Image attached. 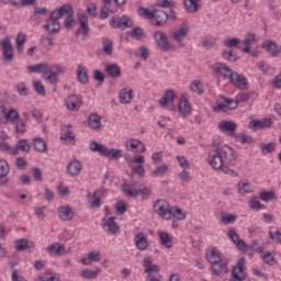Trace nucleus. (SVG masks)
I'll list each match as a JSON object with an SVG mask.
<instances>
[{"label":"nucleus","instance_id":"f257e3e1","mask_svg":"<svg viewBox=\"0 0 281 281\" xmlns=\"http://www.w3.org/2000/svg\"><path fill=\"white\" fill-rule=\"evenodd\" d=\"M90 150H92V153H99V155H101L102 157H108V159H111L114 161H117V159L122 157V149H116V148L109 149L106 148V146L98 142L90 143Z\"/></svg>","mask_w":281,"mask_h":281},{"label":"nucleus","instance_id":"f03ea898","mask_svg":"<svg viewBox=\"0 0 281 281\" xmlns=\"http://www.w3.org/2000/svg\"><path fill=\"white\" fill-rule=\"evenodd\" d=\"M153 210L155 214L160 216V218H165V221H170V218H172L170 203L164 199L157 200L153 205Z\"/></svg>","mask_w":281,"mask_h":281},{"label":"nucleus","instance_id":"7ed1b4c3","mask_svg":"<svg viewBox=\"0 0 281 281\" xmlns=\"http://www.w3.org/2000/svg\"><path fill=\"white\" fill-rule=\"evenodd\" d=\"M216 150L220 153V157H222V161H224L225 166H234V164H236V151L234 148L224 145L216 148Z\"/></svg>","mask_w":281,"mask_h":281},{"label":"nucleus","instance_id":"20e7f679","mask_svg":"<svg viewBox=\"0 0 281 281\" xmlns=\"http://www.w3.org/2000/svg\"><path fill=\"white\" fill-rule=\"evenodd\" d=\"M67 68L60 65H52L48 69V74H44L42 78L49 85H58V74H65Z\"/></svg>","mask_w":281,"mask_h":281},{"label":"nucleus","instance_id":"39448f33","mask_svg":"<svg viewBox=\"0 0 281 281\" xmlns=\"http://www.w3.org/2000/svg\"><path fill=\"white\" fill-rule=\"evenodd\" d=\"M227 236H228L229 240H232V243L236 245V247L239 251L247 254L248 249H254V247L247 245V243H245V240L240 239V236H238V233H236L235 228H232V227L228 228Z\"/></svg>","mask_w":281,"mask_h":281},{"label":"nucleus","instance_id":"423d86ee","mask_svg":"<svg viewBox=\"0 0 281 281\" xmlns=\"http://www.w3.org/2000/svg\"><path fill=\"white\" fill-rule=\"evenodd\" d=\"M122 190L125 196H128L130 199H135V196H137L138 194H143V199H148V196H150V189L148 188L135 190L133 189V186L124 183L122 186Z\"/></svg>","mask_w":281,"mask_h":281},{"label":"nucleus","instance_id":"0eeeda50","mask_svg":"<svg viewBox=\"0 0 281 281\" xmlns=\"http://www.w3.org/2000/svg\"><path fill=\"white\" fill-rule=\"evenodd\" d=\"M245 278H247V272H245V258L241 257L233 268L229 281H244Z\"/></svg>","mask_w":281,"mask_h":281},{"label":"nucleus","instance_id":"6e6552de","mask_svg":"<svg viewBox=\"0 0 281 281\" xmlns=\"http://www.w3.org/2000/svg\"><path fill=\"white\" fill-rule=\"evenodd\" d=\"M271 126H273V116L262 120H252L248 124V128H251V131H265L266 128H271Z\"/></svg>","mask_w":281,"mask_h":281},{"label":"nucleus","instance_id":"1a4fd4ad","mask_svg":"<svg viewBox=\"0 0 281 281\" xmlns=\"http://www.w3.org/2000/svg\"><path fill=\"white\" fill-rule=\"evenodd\" d=\"M154 38L156 41L157 47H159V49L162 52H170L173 48L172 44H170L168 41L166 33L158 31L154 34Z\"/></svg>","mask_w":281,"mask_h":281},{"label":"nucleus","instance_id":"9d476101","mask_svg":"<svg viewBox=\"0 0 281 281\" xmlns=\"http://www.w3.org/2000/svg\"><path fill=\"white\" fill-rule=\"evenodd\" d=\"M111 27L114 30H126L128 27H133V20L128 15H123L119 21L115 16L111 18L110 20Z\"/></svg>","mask_w":281,"mask_h":281},{"label":"nucleus","instance_id":"9b49d317","mask_svg":"<svg viewBox=\"0 0 281 281\" xmlns=\"http://www.w3.org/2000/svg\"><path fill=\"white\" fill-rule=\"evenodd\" d=\"M207 162L214 170H221V168L225 166V162L217 149H213L209 153Z\"/></svg>","mask_w":281,"mask_h":281},{"label":"nucleus","instance_id":"f8f14e48","mask_svg":"<svg viewBox=\"0 0 281 281\" xmlns=\"http://www.w3.org/2000/svg\"><path fill=\"white\" fill-rule=\"evenodd\" d=\"M1 47L4 60H7V63H12V60H14V47H12V42H10V37H5L2 40Z\"/></svg>","mask_w":281,"mask_h":281},{"label":"nucleus","instance_id":"ddd939ff","mask_svg":"<svg viewBox=\"0 0 281 281\" xmlns=\"http://www.w3.org/2000/svg\"><path fill=\"white\" fill-rule=\"evenodd\" d=\"M102 196H104V191L102 190L94 191L93 194L88 193V203L92 210H99V207H102Z\"/></svg>","mask_w":281,"mask_h":281},{"label":"nucleus","instance_id":"4468645a","mask_svg":"<svg viewBox=\"0 0 281 281\" xmlns=\"http://www.w3.org/2000/svg\"><path fill=\"white\" fill-rule=\"evenodd\" d=\"M166 23H168V13L162 10H154L151 25H155L156 27H162V25H166Z\"/></svg>","mask_w":281,"mask_h":281},{"label":"nucleus","instance_id":"2eb2a0df","mask_svg":"<svg viewBox=\"0 0 281 281\" xmlns=\"http://www.w3.org/2000/svg\"><path fill=\"white\" fill-rule=\"evenodd\" d=\"M68 111H78L82 106V99L77 94H71L65 100Z\"/></svg>","mask_w":281,"mask_h":281},{"label":"nucleus","instance_id":"dca6fc26","mask_svg":"<svg viewBox=\"0 0 281 281\" xmlns=\"http://www.w3.org/2000/svg\"><path fill=\"white\" fill-rule=\"evenodd\" d=\"M262 49H265L272 58H278L281 54V46L276 44V42H265L261 44Z\"/></svg>","mask_w":281,"mask_h":281},{"label":"nucleus","instance_id":"f3484780","mask_svg":"<svg viewBox=\"0 0 281 281\" xmlns=\"http://www.w3.org/2000/svg\"><path fill=\"white\" fill-rule=\"evenodd\" d=\"M46 251L49 254V256H65L69 254V250H67L60 243L50 244L46 247Z\"/></svg>","mask_w":281,"mask_h":281},{"label":"nucleus","instance_id":"a211bd4d","mask_svg":"<svg viewBox=\"0 0 281 281\" xmlns=\"http://www.w3.org/2000/svg\"><path fill=\"white\" fill-rule=\"evenodd\" d=\"M189 32L190 26L188 24H181L178 30H175L171 33V38H173V41H176L177 43H181L183 38L188 36Z\"/></svg>","mask_w":281,"mask_h":281},{"label":"nucleus","instance_id":"6ab92c4d","mask_svg":"<svg viewBox=\"0 0 281 281\" xmlns=\"http://www.w3.org/2000/svg\"><path fill=\"white\" fill-rule=\"evenodd\" d=\"M52 66L48 63H40L32 66H27V70L30 74H42V77L44 74H49V69Z\"/></svg>","mask_w":281,"mask_h":281},{"label":"nucleus","instance_id":"aec40b11","mask_svg":"<svg viewBox=\"0 0 281 281\" xmlns=\"http://www.w3.org/2000/svg\"><path fill=\"white\" fill-rule=\"evenodd\" d=\"M109 12H117V7H113L111 0H102V8L100 13V19L104 21V19H109Z\"/></svg>","mask_w":281,"mask_h":281},{"label":"nucleus","instance_id":"412c9836","mask_svg":"<svg viewBox=\"0 0 281 281\" xmlns=\"http://www.w3.org/2000/svg\"><path fill=\"white\" fill-rule=\"evenodd\" d=\"M205 259L211 265H218V262H221V260H223L221 257V251H218V249H216V248L206 249Z\"/></svg>","mask_w":281,"mask_h":281},{"label":"nucleus","instance_id":"4be33fe9","mask_svg":"<svg viewBox=\"0 0 281 281\" xmlns=\"http://www.w3.org/2000/svg\"><path fill=\"white\" fill-rule=\"evenodd\" d=\"M229 81L232 82V85H234V87H237V89H241V90L247 89L248 82H247V78L244 77V75L234 72Z\"/></svg>","mask_w":281,"mask_h":281},{"label":"nucleus","instance_id":"5701e85b","mask_svg":"<svg viewBox=\"0 0 281 281\" xmlns=\"http://www.w3.org/2000/svg\"><path fill=\"white\" fill-rule=\"evenodd\" d=\"M144 273L150 276L153 273H159V265L153 263L150 257H145L143 260Z\"/></svg>","mask_w":281,"mask_h":281},{"label":"nucleus","instance_id":"b1692460","mask_svg":"<svg viewBox=\"0 0 281 281\" xmlns=\"http://www.w3.org/2000/svg\"><path fill=\"white\" fill-rule=\"evenodd\" d=\"M213 69L220 74V76H223V78H229V80H232V77L234 76L232 68L225 64L216 63L213 65Z\"/></svg>","mask_w":281,"mask_h":281},{"label":"nucleus","instance_id":"393cba45","mask_svg":"<svg viewBox=\"0 0 281 281\" xmlns=\"http://www.w3.org/2000/svg\"><path fill=\"white\" fill-rule=\"evenodd\" d=\"M58 216L60 221H66V222L74 221V216H75L74 209H71V206L69 205L60 206L58 209Z\"/></svg>","mask_w":281,"mask_h":281},{"label":"nucleus","instance_id":"a878e982","mask_svg":"<svg viewBox=\"0 0 281 281\" xmlns=\"http://www.w3.org/2000/svg\"><path fill=\"white\" fill-rule=\"evenodd\" d=\"M134 243L139 251H146L148 249V238L144 233H137L134 237Z\"/></svg>","mask_w":281,"mask_h":281},{"label":"nucleus","instance_id":"bb28decb","mask_svg":"<svg viewBox=\"0 0 281 281\" xmlns=\"http://www.w3.org/2000/svg\"><path fill=\"white\" fill-rule=\"evenodd\" d=\"M177 100V93H175V90L168 89L165 91L164 97L159 100L160 106H168V104H172Z\"/></svg>","mask_w":281,"mask_h":281},{"label":"nucleus","instance_id":"cd10ccee","mask_svg":"<svg viewBox=\"0 0 281 281\" xmlns=\"http://www.w3.org/2000/svg\"><path fill=\"white\" fill-rule=\"evenodd\" d=\"M19 150L22 153L29 154L30 150H32V146L30 145V142L27 139H20L16 144L15 147L12 148V155H19Z\"/></svg>","mask_w":281,"mask_h":281},{"label":"nucleus","instance_id":"c85d7f7f","mask_svg":"<svg viewBox=\"0 0 281 281\" xmlns=\"http://www.w3.org/2000/svg\"><path fill=\"white\" fill-rule=\"evenodd\" d=\"M88 126L92 131H100L102 128V117L98 113H92L88 116Z\"/></svg>","mask_w":281,"mask_h":281},{"label":"nucleus","instance_id":"c756f323","mask_svg":"<svg viewBox=\"0 0 281 281\" xmlns=\"http://www.w3.org/2000/svg\"><path fill=\"white\" fill-rule=\"evenodd\" d=\"M103 227H108L106 232H109L110 234H120V226H117V224L115 223V217H104L103 218Z\"/></svg>","mask_w":281,"mask_h":281},{"label":"nucleus","instance_id":"7c9ffc66","mask_svg":"<svg viewBox=\"0 0 281 281\" xmlns=\"http://www.w3.org/2000/svg\"><path fill=\"white\" fill-rule=\"evenodd\" d=\"M218 128L222 133H235L236 128H238V124L234 121L223 120L218 123Z\"/></svg>","mask_w":281,"mask_h":281},{"label":"nucleus","instance_id":"2f4dec72","mask_svg":"<svg viewBox=\"0 0 281 281\" xmlns=\"http://www.w3.org/2000/svg\"><path fill=\"white\" fill-rule=\"evenodd\" d=\"M82 171V164L79 160H72L67 165V172L70 177H78Z\"/></svg>","mask_w":281,"mask_h":281},{"label":"nucleus","instance_id":"473e14b6","mask_svg":"<svg viewBox=\"0 0 281 281\" xmlns=\"http://www.w3.org/2000/svg\"><path fill=\"white\" fill-rule=\"evenodd\" d=\"M77 80L80 85H87L89 82V74L87 72V67L82 64L77 66Z\"/></svg>","mask_w":281,"mask_h":281},{"label":"nucleus","instance_id":"72a5a7b5","mask_svg":"<svg viewBox=\"0 0 281 281\" xmlns=\"http://www.w3.org/2000/svg\"><path fill=\"white\" fill-rule=\"evenodd\" d=\"M178 109L182 117H188L192 113V105H190V102L186 98L181 99Z\"/></svg>","mask_w":281,"mask_h":281},{"label":"nucleus","instance_id":"f704fd0d","mask_svg":"<svg viewBox=\"0 0 281 281\" xmlns=\"http://www.w3.org/2000/svg\"><path fill=\"white\" fill-rule=\"evenodd\" d=\"M183 3L187 12L190 14H194V12L201 10V0H184Z\"/></svg>","mask_w":281,"mask_h":281},{"label":"nucleus","instance_id":"c9c22d12","mask_svg":"<svg viewBox=\"0 0 281 281\" xmlns=\"http://www.w3.org/2000/svg\"><path fill=\"white\" fill-rule=\"evenodd\" d=\"M211 269L213 276H225V273L228 271L227 262L221 260L218 263H213Z\"/></svg>","mask_w":281,"mask_h":281},{"label":"nucleus","instance_id":"e433bc0d","mask_svg":"<svg viewBox=\"0 0 281 281\" xmlns=\"http://www.w3.org/2000/svg\"><path fill=\"white\" fill-rule=\"evenodd\" d=\"M105 71L110 78H120V76H122V68H120L117 64L105 65Z\"/></svg>","mask_w":281,"mask_h":281},{"label":"nucleus","instance_id":"4c0bfd02","mask_svg":"<svg viewBox=\"0 0 281 281\" xmlns=\"http://www.w3.org/2000/svg\"><path fill=\"white\" fill-rule=\"evenodd\" d=\"M43 27L49 34H58V32H60V22H56L55 20H47Z\"/></svg>","mask_w":281,"mask_h":281},{"label":"nucleus","instance_id":"58836bf2","mask_svg":"<svg viewBox=\"0 0 281 281\" xmlns=\"http://www.w3.org/2000/svg\"><path fill=\"white\" fill-rule=\"evenodd\" d=\"M119 100L121 104H131V101L133 100V90L132 89H122L119 94Z\"/></svg>","mask_w":281,"mask_h":281},{"label":"nucleus","instance_id":"ea45409f","mask_svg":"<svg viewBox=\"0 0 281 281\" xmlns=\"http://www.w3.org/2000/svg\"><path fill=\"white\" fill-rule=\"evenodd\" d=\"M158 238L160 240V245H164L167 249H172V237L168 232H158Z\"/></svg>","mask_w":281,"mask_h":281},{"label":"nucleus","instance_id":"a19ab883","mask_svg":"<svg viewBox=\"0 0 281 281\" xmlns=\"http://www.w3.org/2000/svg\"><path fill=\"white\" fill-rule=\"evenodd\" d=\"M36 245L34 241H30L27 239H19L15 244V249L18 251H25V249H34Z\"/></svg>","mask_w":281,"mask_h":281},{"label":"nucleus","instance_id":"79ce46f5","mask_svg":"<svg viewBox=\"0 0 281 281\" xmlns=\"http://www.w3.org/2000/svg\"><path fill=\"white\" fill-rule=\"evenodd\" d=\"M256 43V34L255 33H248L244 40L245 47L243 48L244 54H249L251 52V45Z\"/></svg>","mask_w":281,"mask_h":281},{"label":"nucleus","instance_id":"37998d69","mask_svg":"<svg viewBox=\"0 0 281 281\" xmlns=\"http://www.w3.org/2000/svg\"><path fill=\"white\" fill-rule=\"evenodd\" d=\"M125 146L126 148L130 146L131 150H137L140 148L139 153H146V145H144V143H142L139 139H131L125 144Z\"/></svg>","mask_w":281,"mask_h":281},{"label":"nucleus","instance_id":"c03bdc74","mask_svg":"<svg viewBox=\"0 0 281 281\" xmlns=\"http://www.w3.org/2000/svg\"><path fill=\"white\" fill-rule=\"evenodd\" d=\"M33 146L36 153H47V142L41 137L33 139Z\"/></svg>","mask_w":281,"mask_h":281},{"label":"nucleus","instance_id":"a18cd8bd","mask_svg":"<svg viewBox=\"0 0 281 281\" xmlns=\"http://www.w3.org/2000/svg\"><path fill=\"white\" fill-rule=\"evenodd\" d=\"M235 137H236V142H240L243 146H245V144H248V145L256 144V140L254 139V137L245 132L237 134Z\"/></svg>","mask_w":281,"mask_h":281},{"label":"nucleus","instance_id":"49530a36","mask_svg":"<svg viewBox=\"0 0 281 281\" xmlns=\"http://www.w3.org/2000/svg\"><path fill=\"white\" fill-rule=\"evenodd\" d=\"M276 142L260 144V150L263 155H271V153H276Z\"/></svg>","mask_w":281,"mask_h":281},{"label":"nucleus","instance_id":"de8ad7c7","mask_svg":"<svg viewBox=\"0 0 281 281\" xmlns=\"http://www.w3.org/2000/svg\"><path fill=\"white\" fill-rule=\"evenodd\" d=\"M79 27L82 30V34H89V18L86 14H80L78 16Z\"/></svg>","mask_w":281,"mask_h":281},{"label":"nucleus","instance_id":"09e8293b","mask_svg":"<svg viewBox=\"0 0 281 281\" xmlns=\"http://www.w3.org/2000/svg\"><path fill=\"white\" fill-rule=\"evenodd\" d=\"M238 192L241 194V196H245V194H249V192H252L251 183L249 181H240L237 184Z\"/></svg>","mask_w":281,"mask_h":281},{"label":"nucleus","instance_id":"8fccbe9b","mask_svg":"<svg viewBox=\"0 0 281 281\" xmlns=\"http://www.w3.org/2000/svg\"><path fill=\"white\" fill-rule=\"evenodd\" d=\"M170 170V167L166 164L158 166L153 172L151 177L157 178V177H164L166 173Z\"/></svg>","mask_w":281,"mask_h":281},{"label":"nucleus","instance_id":"3c124183","mask_svg":"<svg viewBox=\"0 0 281 281\" xmlns=\"http://www.w3.org/2000/svg\"><path fill=\"white\" fill-rule=\"evenodd\" d=\"M102 49L104 54H106L108 56H111L113 54V41L109 38H103Z\"/></svg>","mask_w":281,"mask_h":281},{"label":"nucleus","instance_id":"603ef678","mask_svg":"<svg viewBox=\"0 0 281 281\" xmlns=\"http://www.w3.org/2000/svg\"><path fill=\"white\" fill-rule=\"evenodd\" d=\"M100 276V268L97 270H83L81 272V278L85 280H93L94 278H98Z\"/></svg>","mask_w":281,"mask_h":281},{"label":"nucleus","instance_id":"864d4df0","mask_svg":"<svg viewBox=\"0 0 281 281\" xmlns=\"http://www.w3.org/2000/svg\"><path fill=\"white\" fill-rule=\"evenodd\" d=\"M237 220L238 215L229 213L226 215H222L221 223L222 225H232L233 223H236Z\"/></svg>","mask_w":281,"mask_h":281},{"label":"nucleus","instance_id":"5fc2aeb1","mask_svg":"<svg viewBox=\"0 0 281 281\" xmlns=\"http://www.w3.org/2000/svg\"><path fill=\"white\" fill-rule=\"evenodd\" d=\"M260 201H263V203H268V201H276V192L273 191H262L259 194Z\"/></svg>","mask_w":281,"mask_h":281},{"label":"nucleus","instance_id":"6e6d98bb","mask_svg":"<svg viewBox=\"0 0 281 281\" xmlns=\"http://www.w3.org/2000/svg\"><path fill=\"white\" fill-rule=\"evenodd\" d=\"M190 89L191 91H193V93H199V95H203V93L205 92V90L203 89V83L199 80H194L190 85Z\"/></svg>","mask_w":281,"mask_h":281},{"label":"nucleus","instance_id":"4d7b16f0","mask_svg":"<svg viewBox=\"0 0 281 281\" xmlns=\"http://www.w3.org/2000/svg\"><path fill=\"white\" fill-rule=\"evenodd\" d=\"M57 11H59L60 16H74V8L71 7V4H64L59 9H57Z\"/></svg>","mask_w":281,"mask_h":281},{"label":"nucleus","instance_id":"13d9d810","mask_svg":"<svg viewBox=\"0 0 281 281\" xmlns=\"http://www.w3.org/2000/svg\"><path fill=\"white\" fill-rule=\"evenodd\" d=\"M60 139L63 142H69V144H76V134L74 133V131L68 130L60 136Z\"/></svg>","mask_w":281,"mask_h":281},{"label":"nucleus","instance_id":"bf43d9fd","mask_svg":"<svg viewBox=\"0 0 281 281\" xmlns=\"http://www.w3.org/2000/svg\"><path fill=\"white\" fill-rule=\"evenodd\" d=\"M4 117L7 122H12V124H14V122L19 120V112L14 109H11L7 112V114H4Z\"/></svg>","mask_w":281,"mask_h":281},{"label":"nucleus","instance_id":"052dcab7","mask_svg":"<svg viewBox=\"0 0 281 281\" xmlns=\"http://www.w3.org/2000/svg\"><path fill=\"white\" fill-rule=\"evenodd\" d=\"M130 36L136 41H142V38H144V29L139 26L134 27L130 33Z\"/></svg>","mask_w":281,"mask_h":281},{"label":"nucleus","instance_id":"680f3d73","mask_svg":"<svg viewBox=\"0 0 281 281\" xmlns=\"http://www.w3.org/2000/svg\"><path fill=\"white\" fill-rule=\"evenodd\" d=\"M171 211V216H173V218H177L178 221H183L186 220V215L183 214V211L177 206H173L170 209Z\"/></svg>","mask_w":281,"mask_h":281},{"label":"nucleus","instance_id":"e2e57ef3","mask_svg":"<svg viewBox=\"0 0 281 281\" xmlns=\"http://www.w3.org/2000/svg\"><path fill=\"white\" fill-rule=\"evenodd\" d=\"M156 5L158 8H169V9L177 8V3L169 0H157Z\"/></svg>","mask_w":281,"mask_h":281},{"label":"nucleus","instance_id":"0e129e2a","mask_svg":"<svg viewBox=\"0 0 281 281\" xmlns=\"http://www.w3.org/2000/svg\"><path fill=\"white\" fill-rule=\"evenodd\" d=\"M223 58H225V60H229L231 63H236V60H238V55L234 54L233 50H224L222 53Z\"/></svg>","mask_w":281,"mask_h":281},{"label":"nucleus","instance_id":"69168bd1","mask_svg":"<svg viewBox=\"0 0 281 281\" xmlns=\"http://www.w3.org/2000/svg\"><path fill=\"white\" fill-rule=\"evenodd\" d=\"M136 56H139L142 60H146L150 57V50L146 46H140Z\"/></svg>","mask_w":281,"mask_h":281},{"label":"nucleus","instance_id":"338daca9","mask_svg":"<svg viewBox=\"0 0 281 281\" xmlns=\"http://www.w3.org/2000/svg\"><path fill=\"white\" fill-rule=\"evenodd\" d=\"M224 45L226 47H236L237 49H240V41L237 37H233L231 40H226L224 42Z\"/></svg>","mask_w":281,"mask_h":281},{"label":"nucleus","instance_id":"774afa93","mask_svg":"<svg viewBox=\"0 0 281 281\" xmlns=\"http://www.w3.org/2000/svg\"><path fill=\"white\" fill-rule=\"evenodd\" d=\"M33 87L38 95H45V86L41 81H33Z\"/></svg>","mask_w":281,"mask_h":281}]
</instances>
